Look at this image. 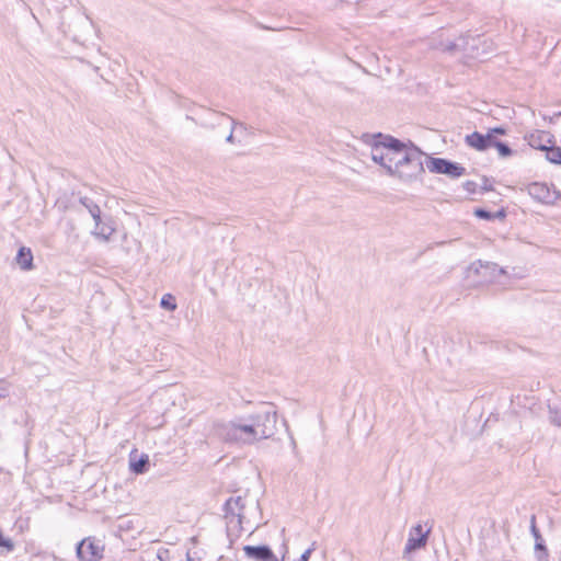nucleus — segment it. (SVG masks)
I'll use <instances>...</instances> for the list:
<instances>
[{
    "label": "nucleus",
    "instance_id": "obj_24",
    "mask_svg": "<svg viewBox=\"0 0 561 561\" xmlns=\"http://www.w3.org/2000/svg\"><path fill=\"white\" fill-rule=\"evenodd\" d=\"M101 210L99 213H95V215L92 216L94 222H95V226L94 227H99V225H101L102 222H104V219H102V216H101Z\"/></svg>",
    "mask_w": 561,
    "mask_h": 561
},
{
    "label": "nucleus",
    "instance_id": "obj_19",
    "mask_svg": "<svg viewBox=\"0 0 561 561\" xmlns=\"http://www.w3.org/2000/svg\"><path fill=\"white\" fill-rule=\"evenodd\" d=\"M80 203L87 208V210L89 211V214L91 215V217L93 215H95V213H99L101 209L99 207V205H96L95 203H93L90 198L88 197H82L80 198Z\"/></svg>",
    "mask_w": 561,
    "mask_h": 561
},
{
    "label": "nucleus",
    "instance_id": "obj_9",
    "mask_svg": "<svg viewBox=\"0 0 561 561\" xmlns=\"http://www.w3.org/2000/svg\"><path fill=\"white\" fill-rule=\"evenodd\" d=\"M492 138L493 137L491 133L482 135L478 131H474L466 136V144L476 150L484 151L492 146Z\"/></svg>",
    "mask_w": 561,
    "mask_h": 561
},
{
    "label": "nucleus",
    "instance_id": "obj_15",
    "mask_svg": "<svg viewBox=\"0 0 561 561\" xmlns=\"http://www.w3.org/2000/svg\"><path fill=\"white\" fill-rule=\"evenodd\" d=\"M530 530H531V534L536 540V545H535V549L536 550H540L543 552L545 557L548 556L547 553V548L546 546L543 545V541H542V537L536 526V518L535 516L531 517V520H530Z\"/></svg>",
    "mask_w": 561,
    "mask_h": 561
},
{
    "label": "nucleus",
    "instance_id": "obj_2",
    "mask_svg": "<svg viewBox=\"0 0 561 561\" xmlns=\"http://www.w3.org/2000/svg\"><path fill=\"white\" fill-rule=\"evenodd\" d=\"M370 156L374 162L381 165L389 175L392 174L393 168L402 162L407 153L412 147L401 142L400 140L381 134L373 136Z\"/></svg>",
    "mask_w": 561,
    "mask_h": 561
},
{
    "label": "nucleus",
    "instance_id": "obj_30",
    "mask_svg": "<svg viewBox=\"0 0 561 561\" xmlns=\"http://www.w3.org/2000/svg\"><path fill=\"white\" fill-rule=\"evenodd\" d=\"M496 216L504 217V214H503V211H500Z\"/></svg>",
    "mask_w": 561,
    "mask_h": 561
},
{
    "label": "nucleus",
    "instance_id": "obj_6",
    "mask_svg": "<svg viewBox=\"0 0 561 561\" xmlns=\"http://www.w3.org/2000/svg\"><path fill=\"white\" fill-rule=\"evenodd\" d=\"M104 547L91 537L82 539L76 547L79 561H100Z\"/></svg>",
    "mask_w": 561,
    "mask_h": 561
},
{
    "label": "nucleus",
    "instance_id": "obj_21",
    "mask_svg": "<svg viewBox=\"0 0 561 561\" xmlns=\"http://www.w3.org/2000/svg\"><path fill=\"white\" fill-rule=\"evenodd\" d=\"M474 215L481 219H486V220H490L495 217L494 215H492L491 213H489L482 208L476 209Z\"/></svg>",
    "mask_w": 561,
    "mask_h": 561
},
{
    "label": "nucleus",
    "instance_id": "obj_22",
    "mask_svg": "<svg viewBox=\"0 0 561 561\" xmlns=\"http://www.w3.org/2000/svg\"><path fill=\"white\" fill-rule=\"evenodd\" d=\"M9 393V383L4 379H0V399L5 398Z\"/></svg>",
    "mask_w": 561,
    "mask_h": 561
},
{
    "label": "nucleus",
    "instance_id": "obj_8",
    "mask_svg": "<svg viewBox=\"0 0 561 561\" xmlns=\"http://www.w3.org/2000/svg\"><path fill=\"white\" fill-rule=\"evenodd\" d=\"M245 502L242 496L230 497L226 502V519L229 525L241 526L245 516Z\"/></svg>",
    "mask_w": 561,
    "mask_h": 561
},
{
    "label": "nucleus",
    "instance_id": "obj_17",
    "mask_svg": "<svg viewBox=\"0 0 561 561\" xmlns=\"http://www.w3.org/2000/svg\"><path fill=\"white\" fill-rule=\"evenodd\" d=\"M548 417L552 425L561 428V408L549 405Z\"/></svg>",
    "mask_w": 561,
    "mask_h": 561
},
{
    "label": "nucleus",
    "instance_id": "obj_27",
    "mask_svg": "<svg viewBox=\"0 0 561 561\" xmlns=\"http://www.w3.org/2000/svg\"><path fill=\"white\" fill-rule=\"evenodd\" d=\"M56 205L61 209V210H67L68 208V205L64 202L62 198H58L57 202H56Z\"/></svg>",
    "mask_w": 561,
    "mask_h": 561
},
{
    "label": "nucleus",
    "instance_id": "obj_12",
    "mask_svg": "<svg viewBox=\"0 0 561 561\" xmlns=\"http://www.w3.org/2000/svg\"><path fill=\"white\" fill-rule=\"evenodd\" d=\"M216 116L224 121H229L231 123V127H230V133L229 135L226 137V141L229 142V144H234L236 142V137H234V133L237 134H242L243 131L247 130V127L244 124L242 123H237L232 117L224 114V113H216Z\"/></svg>",
    "mask_w": 561,
    "mask_h": 561
},
{
    "label": "nucleus",
    "instance_id": "obj_23",
    "mask_svg": "<svg viewBox=\"0 0 561 561\" xmlns=\"http://www.w3.org/2000/svg\"><path fill=\"white\" fill-rule=\"evenodd\" d=\"M481 267L484 268L485 271H491V272H495L497 271L500 274H503L504 273V270L502 268H499L496 264L494 263H485V264H481Z\"/></svg>",
    "mask_w": 561,
    "mask_h": 561
},
{
    "label": "nucleus",
    "instance_id": "obj_28",
    "mask_svg": "<svg viewBox=\"0 0 561 561\" xmlns=\"http://www.w3.org/2000/svg\"><path fill=\"white\" fill-rule=\"evenodd\" d=\"M472 186H474V183H473V182H470V181H469V182H467V183H466V187H467V190H468V191H473V190H472Z\"/></svg>",
    "mask_w": 561,
    "mask_h": 561
},
{
    "label": "nucleus",
    "instance_id": "obj_26",
    "mask_svg": "<svg viewBox=\"0 0 561 561\" xmlns=\"http://www.w3.org/2000/svg\"><path fill=\"white\" fill-rule=\"evenodd\" d=\"M489 133H491L492 137H494V134L504 135L506 133V130L502 127H495V128L491 129Z\"/></svg>",
    "mask_w": 561,
    "mask_h": 561
},
{
    "label": "nucleus",
    "instance_id": "obj_18",
    "mask_svg": "<svg viewBox=\"0 0 561 561\" xmlns=\"http://www.w3.org/2000/svg\"><path fill=\"white\" fill-rule=\"evenodd\" d=\"M491 147H495L497 149V151H499V154L502 158H506V157L512 156L511 148L506 144L495 140L494 137L492 138V146Z\"/></svg>",
    "mask_w": 561,
    "mask_h": 561
},
{
    "label": "nucleus",
    "instance_id": "obj_3",
    "mask_svg": "<svg viewBox=\"0 0 561 561\" xmlns=\"http://www.w3.org/2000/svg\"><path fill=\"white\" fill-rule=\"evenodd\" d=\"M397 168H393L391 176L398 178L400 181L411 183L417 180L424 172L422 161V152L412 147Z\"/></svg>",
    "mask_w": 561,
    "mask_h": 561
},
{
    "label": "nucleus",
    "instance_id": "obj_25",
    "mask_svg": "<svg viewBox=\"0 0 561 561\" xmlns=\"http://www.w3.org/2000/svg\"><path fill=\"white\" fill-rule=\"evenodd\" d=\"M101 210L99 213H95V215L92 216L94 222H95V226L94 227H99V225H101L102 222H104V219H102V216H101Z\"/></svg>",
    "mask_w": 561,
    "mask_h": 561
},
{
    "label": "nucleus",
    "instance_id": "obj_7",
    "mask_svg": "<svg viewBox=\"0 0 561 561\" xmlns=\"http://www.w3.org/2000/svg\"><path fill=\"white\" fill-rule=\"evenodd\" d=\"M527 192L531 198L542 204L552 205L560 198L559 191L553 185L547 183H531L527 186Z\"/></svg>",
    "mask_w": 561,
    "mask_h": 561
},
{
    "label": "nucleus",
    "instance_id": "obj_31",
    "mask_svg": "<svg viewBox=\"0 0 561 561\" xmlns=\"http://www.w3.org/2000/svg\"><path fill=\"white\" fill-rule=\"evenodd\" d=\"M187 561H194L193 558H191L190 556H187Z\"/></svg>",
    "mask_w": 561,
    "mask_h": 561
},
{
    "label": "nucleus",
    "instance_id": "obj_16",
    "mask_svg": "<svg viewBox=\"0 0 561 561\" xmlns=\"http://www.w3.org/2000/svg\"><path fill=\"white\" fill-rule=\"evenodd\" d=\"M149 463L148 455H142L140 459L129 461L130 470L137 474L144 473L147 470Z\"/></svg>",
    "mask_w": 561,
    "mask_h": 561
},
{
    "label": "nucleus",
    "instance_id": "obj_20",
    "mask_svg": "<svg viewBox=\"0 0 561 561\" xmlns=\"http://www.w3.org/2000/svg\"><path fill=\"white\" fill-rule=\"evenodd\" d=\"M160 305L162 308L171 310V311L176 309V304L174 302V297L171 294L163 295Z\"/></svg>",
    "mask_w": 561,
    "mask_h": 561
},
{
    "label": "nucleus",
    "instance_id": "obj_1",
    "mask_svg": "<svg viewBox=\"0 0 561 561\" xmlns=\"http://www.w3.org/2000/svg\"><path fill=\"white\" fill-rule=\"evenodd\" d=\"M277 413L273 405H264L247 419L216 425V434L228 443L252 445L267 439L276 431Z\"/></svg>",
    "mask_w": 561,
    "mask_h": 561
},
{
    "label": "nucleus",
    "instance_id": "obj_10",
    "mask_svg": "<svg viewBox=\"0 0 561 561\" xmlns=\"http://www.w3.org/2000/svg\"><path fill=\"white\" fill-rule=\"evenodd\" d=\"M116 231L115 222L112 218H105L104 222L99 225V227H94L92 230V236L102 242H110L112 236Z\"/></svg>",
    "mask_w": 561,
    "mask_h": 561
},
{
    "label": "nucleus",
    "instance_id": "obj_29",
    "mask_svg": "<svg viewBox=\"0 0 561 561\" xmlns=\"http://www.w3.org/2000/svg\"><path fill=\"white\" fill-rule=\"evenodd\" d=\"M455 46H456L455 44H450V45H448V46L446 47V49H447V50H451V49H454V48H455Z\"/></svg>",
    "mask_w": 561,
    "mask_h": 561
},
{
    "label": "nucleus",
    "instance_id": "obj_13",
    "mask_svg": "<svg viewBox=\"0 0 561 561\" xmlns=\"http://www.w3.org/2000/svg\"><path fill=\"white\" fill-rule=\"evenodd\" d=\"M16 263L24 271L31 270L33 267V254L31 249L25 247L20 248L16 255Z\"/></svg>",
    "mask_w": 561,
    "mask_h": 561
},
{
    "label": "nucleus",
    "instance_id": "obj_14",
    "mask_svg": "<svg viewBox=\"0 0 561 561\" xmlns=\"http://www.w3.org/2000/svg\"><path fill=\"white\" fill-rule=\"evenodd\" d=\"M529 144L533 147L539 148L541 150H546V157L550 162L560 163L561 164V149L560 148H548L546 146H541L535 141L534 138L530 139Z\"/></svg>",
    "mask_w": 561,
    "mask_h": 561
},
{
    "label": "nucleus",
    "instance_id": "obj_4",
    "mask_svg": "<svg viewBox=\"0 0 561 561\" xmlns=\"http://www.w3.org/2000/svg\"><path fill=\"white\" fill-rule=\"evenodd\" d=\"M431 528L424 529L422 524L411 527L405 542L402 556L404 559H411L412 553L424 549L428 542Z\"/></svg>",
    "mask_w": 561,
    "mask_h": 561
},
{
    "label": "nucleus",
    "instance_id": "obj_5",
    "mask_svg": "<svg viewBox=\"0 0 561 561\" xmlns=\"http://www.w3.org/2000/svg\"><path fill=\"white\" fill-rule=\"evenodd\" d=\"M426 168L432 173L445 174L453 179L460 178L466 173V169L459 163L443 158L427 157Z\"/></svg>",
    "mask_w": 561,
    "mask_h": 561
},
{
    "label": "nucleus",
    "instance_id": "obj_11",
    "mask_svg": "<svg viewBox=\"0 0 561 561\" xmlns=\"http://www.w3.org/2000/svg\"><path fill=\"white\" fill-rule=\"evenodd\" d=\"M243 551L249 558L264 561H277L273 551L267 546H244Z\"/></svg>",
    "mask_w": 561,
    "mask_h": 561
}]
</instances>
